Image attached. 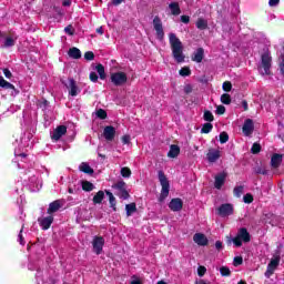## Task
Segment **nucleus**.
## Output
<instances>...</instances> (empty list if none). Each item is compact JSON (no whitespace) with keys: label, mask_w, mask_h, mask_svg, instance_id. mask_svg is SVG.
<instances>
[{"label":"nucleus","mask_w":284,"mask_h":284,"mask_svg":"<svg viewBox=\"0 0 284 284\" xmlns=\"http://www.w3.org/2000/svg\"><path fill=\"white\" fill-rule=\"evenodd\" d=\"M278 265H281V257L276 256L275 258H272L270 263L267 264L266 272L264 273V276L266 278H272L274 272L278 270Z\"/></svg>","instance_id":"obj_7"},{"label":"nucleus","mask_w":284,"mask_h":284,"mask_svg":"<svg viewBox=\"0 0 284 284\" xmlns=\"http://www.w3.org/2000/svg\"><path fill=\"white\" fill-rule=\"evenodd\" d=\"M121 176H123V179H130V176H132V170H130L128 166L122 168Z\"/></svg>","instance_id":"obj_35"},{"label":"nucleus","mask_w":284,"mask_h":284,"mask_svg":"<svg viewBox=\"0 0 284 284\" xmlns=\"http://www.w3.org/2000/svg\"><path fill=\"white\" fill-rule=\"evenodd\" d=\"M131 284H143V282H141V280H133L131 281Z\"/></svg>","instance_id":"obj_64"},{"label":"nucleus","mask_w":284,"mask_h":284,"mask_svg":"<svg viewBox=\"0 0 284 284\" xmlns=\"http://www.w3.org/2000/svg\"><path fill=\"white\" fill-rule=\"evenodd\" d=\"M6 79H12V72L10 71V69L6 68L2 70Z\"/></svg>","instance_id":"obj_53"},{"label":"nucleus","mask_w":284,"mask_h":284,"mask_svg":"<svg viewBox=\"0 0 284 284\" xmlns=\"http://www.w3.org/2000/svg\"><path fill=\"white\" fill-rule=\"evenodd\" d=\"M182 23H190V16H181Z\"/></svg>","instance_id":"obj_60"},{"label":"nucleus","mask_w":284,"mask_h":284,"mask_svg":"<svg viewBox=\"0 0 284 284\" xmlns=\"http://www.w3.org/2000/svg\"><path fill=\"white\" fill-rule=\"evenodd\" d=\"M262 75L270 77L272 74V55H270L267 52L263 53L261 55V64L258 67Z\"/></svg>","instance_id":"obj_4"},{"label":"nucleus","mask_w":284,"mask_h":284,"mask_svg":"<svg viewBox=\"0 0 284 284\" xmlns=\"http://www.w3.org/2000/svg\"><path fill=\"white\" fill-rule=\"evenodd\" d=\"M68 88H70V91H69L70 97H77L79 94V87L77 85V81H74V79L69 80Z\"/></svg>","instance_id":"obj_23"},{"label":"nucleus","mask_w":284,"mask_h":284,"mask_svg":"<svg viewBox=\"0 0 284 284\" xmlns=\"http://www.w3.org/2000/svg\"><path fill=\"white\" fill-rule=\"evenodd\" d=\"M64 32L69 34V37H72L74 34V30L72 29V24H69L64 28Z\"/></svg>","instance_id":"obj_50"},{"label":"nucleus","mask_w":284,"mask_h":284,"mask_svg":"<svg viewBox=\"0 0 284 284\" xmlns=\"http://www.w3.org/2000/svg\"><path fill=\"white\" fill-rule=\"evenodd\" d=\"M206 272H207V268L205 266L197 267V276H205Z\"/></svg>","instance_id":"obj_49"},{"label":"nucleus","mask_w":284,"mask_h":284,"mask_svg":"<svg viewBox=\"0 0 284 284\" xmlns=\"http://www.w3.org/2000/svg\"><path fill=\"white\" fill-rule=\"evenodd\" d=\"M195 27L197 28V30H207V20H205L204 18H199L195 22Z\"/></svg>","instance_id":"obj_28"},{"label":"nucleus","mask_w":284,"mask_h":284,"mask_svg":"<svg viewBox=\"0 0 284 284\" xmlns=\"http://www.w3.org/2000/svg\"><path fill=\"white\" fill-rule=\"evenodd\" d=\"M193 241L194 243H196V245H200L202 247H205V245L210 243L207 236H205V234L203 233H195L193 236Z\"/></svg>","instance_id":"obj_15"},{"label":"nucleus","mask_w":284,"mask_h":284,"mask_svg":"<svg viewBox=\"0 0 284 284\" xmlns=\"http://www.w3.org/2000/svg\"><path fill=\"white\" fill-rule=\"evenodd\" d=\"M68 54L70 59H81V50H79V48H70Z\"/></svg>","instance_id":"obj_27"},{"label":"nucleus","mask_w":284,"mask_h":284,"mask_svg":"<svg viewBox=\"0 0 284 284\" xmlns=\"http://www.w3.org/2000/svg\"><path fill=\"white\" fill-rule=\"evenodd\" d=\"M169 43L174 61L185 63V53H183V42L176 37V33L169 34Z\"/></svg>","instance_id":"obj_1"},{"label":"nucleus","mask_w":284,"mask_h":284,"mask_svg":"<svg viewBox=\"0 0 284 284\" xmlns=\"http://www.w3.org/2000/svg\"><path fill=\"white\" fill-rule=\"evenodd\" d=\"M18 236H19L20 245H26V241L23 240V229L20 230V233Z\"/></svg>","instance_id":"obj_56"},{"label":"nucleus","mask_w":284,"mask_h":284,"mask_svg":"<svg viewBox=\"0 0 284 284\" xmlns=\"http://www.w3.org/2000/svg\"><path fill=\"white\" fill-rule=\"evenodd\" d=\"M126 216H132L136 212V203L132 202L125 205Z\"/></svg>","instance_id":"obj_31"},{"label":"nucleus","mask_w":284,"mask_h":284,"mask_svg":"<svg viewBox=\"0 0 284 284\" xmlns=\"http://www.w3.org/2000/svg\"><path fill=\"white\" fill-rule=\"evenodd\" d=\"M95 32H97L98 34H103V27H99V28L95 30Z\"/></svg>","instance_id":"obj_63"},{"label":"nucleus","mask_w":284,"mask_h":284,"mask_svg":"<svg viewBox=\"0 0 284 284\" xmlns=\"http://www.w3.org/2000/svg\"><path fill=\"white\" fill-rule=\"evenodd\" d=\"M62 6H63L64 8H70V6H72V0H63V1H62Z\"/></svg>","instance_id":"obj_61"},{"label":"nucleus","mask_w":284,"mask_h":284,"mask_svg":"<svg viewBox=\"0 0 284 284\" xmlns=\"http://www.w3.org/2000/svg\"><path fill=\"white\" fill-rule=\"evenodd\" d=\"M121 141H122V143H123L124 145H129V143H130V141H131V138H130V135H123V136L121 138Z\"/></svg>","instance_id":"obj_54"},{"label":"nucleus","mask_w":284,"mask_h":284,"mask_svg":"<svg viewBox=\"0 0 284 284\" xmlns=\"http://www.w3.org/2000/svg\"><path fill=\"white\" fill-rule=\"evenodd\" d=\"M84 59H85V61H94V52H92V51H87V52L84 53Z\"/></svg>","instance_id":"obj_46"},{"label":"nucleus","mask_w":284,"mask_h":284,"mask_svg":"<svg viewBox=\"0 0 284 284\" xmlns=\"http://www.w3.org/2000/svg\"><path fill=\"white\" fill-rule=\"evenodd\" d=\"M242 108H243L244 112H247V110H250V108L247 105V100L242 101Z\"/></svg>","instance_id":"obj_62"},{"label":"nucleus","mask_w":284,"mask_h":284,"mask_svg":"<svg viewBox=\"0 0 284 284\" xmlns=\"http://www.w3.org/2000/svg\"><path fill=\"white\" fill-rule=\"evenodd\" d=\"M158 179L160 181V185L162 186L159 201L160 203H163L166 196H170V181L163 171L158 172Z\"/></svg>","instance_id":"obj_2"},{"label":"nucleus","mask_w":284,"mask_h":284,"mask_svg":"<svg viewBox=\"0 0 284 284\" xmlns=\"http://www.w3.org/2000/svg\"><path fill=\"white\" fill-rule=\"evenodd\" d=\"M59 210H61V200H55L49 204L47 214H54L55 212H59Z\"/></svg>","instance_id":"obj_19"},{"label":"nucleus","mask_w":284,"mask_h":284,"mask_svg":"<svg viewBox=\"0 0 284 284\" xmlns=\"http://www.w3.org/2000/svg\"><path fill=\"white\" fill-rule=\"evenodd\" d=\"M103 245H105V239L103 236H94L92 241L94 254H101L103 252Z\"/></svg>","instance_id":"obj_10"},{"label":"nucleus","mask_w":284,"mask_h":284,"mask_svg":"<svg viewBox=\"0 0 284 284\" xmlns=\"http://www.w3.org/2000/svg\"><path fill=\"white\" fill-rule=\"evenodd\" d=\"M225 179H227V173L222 172L215 175V182H214V187L216 190H221L223 185H225Z\"/></svg>","instance_id":"obj_17"},{"label":"nucleus","mask_w":284,"mask_h":284,"mask_svg":"<svg viewBox=\"0 0 284 284\" xmlns=\"http://www.w3.org/2000/svg\"><path fill=\"white\" fill-rule=\"evenodd\" d=\"M220 274L221 276H232V271H230V267L227 266H221Z\"/></svg>","instance_id":"obj_39"},{"label":"nucleus","mask_w":284,"mask_h":284,"mask_svg":"<svg viewBox=\"0 0 284 284\" xmlns=\"http://www.w3.org/2000/svg\"><path fill=\"white\" fill-rule=\"evenodd\" d=\"M110 79L111 83H113V85L116 88H121V85H125V83H128V74L123 71L111 73Z\"/></svg>","instance_id":"obj_6"},{"label":"nucleus","mask_w":284,"mask_h":284,"mask_svg":"<svg viewBox=\"0 0 284 284\" xmlns=\"http://www.w3.org/2000/svg\"><path fill=\"white\" fill-rule=\"evenodd\" d=\"M153 28L155 30L156 39L163 41V39H165V31H163V22L159 16H155L153 19Z\"/></svg>","instance_id":"obj_8"},{"label":"nucleus","mask_w":284,"mask_h":284,"mask_svg":"<svg viewBox=\"0 0 284 284\" xmlns=\"http://www.w3.org/2000/svg\"><path fill=\"white\" fill-rule=\"evenodd\" d=\"M233 265L235 267H239V265H243V257L242 256H235L233 260Z\"/></svg>","instance_id":"obj_47"},{"label":"nucleus","mask_w":284,"mask_h":284,"mask_svg":"<svg viewBox=\"0 0 284 284\" xmlns=\"http://www.w3.org/2000/svg\"><path fill=\"white\" fill-rule=\"evenodd\" d=\"M82 190L83 192H92V190H94V184L90 181H82Z\"/></svg>","instance_id":"obj_32"},{"label":"nucleus","mask_w":284,"mask_h":284,"mask_svg":"<svg viewBox=\"0 0 284 284\" xmlns=\"http://www.w3.org/2000/svg\"><path fill=\"white\" fill-rule=\"evenodd\" d=\"M80 172H83L84 174H94V169L90 168V164L87 162H82L80 164Z\"/></svg>","instance_id":"obj_29"},{"label":"nucleus","mask_w":284,"mask_h":284,"mask_svg":"<svg viewBox=\"0 0 284 284\" xmlns=\"http://www.w3.org/2000/svg\"><path fill=\"white\" fill-rule=\"evenodd\" d=\"M214 129V125L211 122L204 123L201 129V134H210L211 130Z\"/></svg>","instance_id":"obj_33"},{"label":"nucleus","mask_w":284,"mask_h":284,"mask_svg":"<svg viewBox=\"0 0 284 284\" xmlns=\"http://www.w3.org/2000/svg\"><path fill=\"white\" fill-rule=\"evenodd\" d=\"M38 223L42 230H50L52 223H54V216L49 215L47 217H39Z\"/></svg>","instance_id":"obj_11"},{"label":"nucleus","mask_w":284,"mask_h":284,"mask_svg":"<svg viewBox=\"0 0 284 284\" xmlns=\"http://www.w3.org/2000/svg\"><path fill=\"white\" fill-rule=\"evenodd\" d=\"M0 88H3L4 90H14V91H17V88H14V84L8 82L1 75H0Z\"/></svg>","instance_id":"obj_26"},{"label":"nucleus","mask_w":284,"mask_h":284,"mask_svg":"<svg viewBox=\"0 0 284 284\" xmlns=\"http://www.w3.org/2000/svg\"><path fill=\"white\" fill-rule=\"evenodd\" d=\"M230 141V134L227 132L223 131L220 133V143L225 144Z\"/></svg>","instance_id":"obj_40"},{"label":"nucleus","mask_w":284,"mask_h":284,"mask_svg":"<svg viewBox=\"0 0 284 284\" xmlns=\"http://www.w3.org/2000/svg\"><path fill=\"white\" fill-rule=\"evenodd\" d=\"M203 57H205V50L203 48H199L196 52L193 53L192 61L201 63L203 61Z\"/></svg>","instance_id":"obj_21"},{"label":"nucleus","mask_w":284,"mask_h":284,"mask_svg":"<svg viewBox=\"0 0 284 284\" xmlns=\"http://www.w3.org/2000/svg\"><path fill=\"white\" fill-rule=\"evenodd\" d=\"M179 154H181V148L176 144H172L168 152L169 159H176V156H179Z\"/></svg>","instance_id":"obj_22"},{"label":"nucleus","mask_w":284,"mask_h":284,"mask_svg":"<svg viewBox=\"0 0 284 284\" xmlns=\"http://www.w3.org/2000/svg\"><path fill=\"white\" fill-rule=\"evenodd\" d=\"M103 136L106 141H114V136H116V129L112 125H106L103 130Z\"/></svg>","instance_id":"obj_14"},{"label":"nucleus","mask_w":284,"mask_h":284,"mask_svg":"<svg viewBox=\"0 0 284 284\" xmlns=\"http://www.w3.org/2000/svg\"><path fill=\"white\" fill-rule=\"evenodd\" d=\"M209 163H216L217 159H221V151L212 150L206 154Z\"/></svg>","instance_id":"obj_20"},{"label":"nucleus","mask_w":284,"mask_h":284,"mask_svg":"<svg viewBox=\"0 0 284 284\" xmlns=\"http://www.w3.org/2000/svg\"><path fill=\"white\" fill-rule=\"evenodd\" d=\"M112 189L116 190V196H119V199H123L124 201H128V199H130V192H128V184L125 183V181H118L112 185Z\"/></svg>","instance_id":"obj_5"},{"label":"nucleus","mask_w":284,"mask_h":284,"mask_svg":"<svg viewBox=\"0 0 284 284\" xmlns=\"http://www.w3.org/2000/svg\"><path fill=\"white\" fill-rule=\"evenodd\" d=\"M215 112H216V114H220V115L225 114V106L224 105H217Z\"/></svg>","instance_id":"obj_52"},{"label":"nucleus","mask_w":284,"mask_h":284,"mask_svg":"<svg viewBox=\"0 0 284 284\" xmlns=\"http://www.w3.org/2000/svg\"><path fill=\"white\" fill-rule=\"evenodd\" d=\"M242 132H244L245 136H250V134L254 132V121L252 119H246L244 121Z\"/></svg>","instance_id":"obj_16"},{"label":"nucleus","mask_w":284,"mask_h":284,"mask_svg":"<svg viewBox=\"0 0 284 284\" xmlns=\"http://www.w3.org/2000/svg\"><path fill=\"white\" fill-rule=\"evenodd\" d=\"M169 9L171 10V14H173V17H179V14H181V6H179V2H171L169 4Z\"/></svg>","instance_id":"obj_24"},{"label":"nucleus","mask_w":284,"mask_h":284,"mask_svg":"<svg viewBox=\"0 0 284 284\" xmlns=\"http://www.w3.org/2000/svg\"><path fill=\"white\" fill-rule=\"evenodd\" d=\"M68 132V126L65 125H59L55 130H53V134L51 135V139L53 141H59L61 136H64Z\"/></svg>","instance_id":"obj_12"},{"label":"nucleus","mask_w":284,"mask_h":284,"mask_svg":"<svg viewBox=\"0 0 284 284\" xmlns=\"http://www.w3.org/2000/svg\"><path fill=\"white\" fill-rule=\"evenodd\" d=\"M217 214L222 217L232 216V214H234V205L230 203L220 205V207L217 209Z\"/></svg>","instance_id":"obj_9"},{"label":"nucleus","mask_w":284,"mask_h":284,"mask_svg":"<svg viewBox=\"0 0 284 284\" xmlns=\"http://www.w3.org/2000/svg\"><path fill=\"white\" fill-rule=\"evenodd\" d=\"M281 63H280V70H281V73L284 75V54L281 55Z\"/></svg>","instance_id":"obj_58"},{"label":"nucleus","mask_w":284,"mask_h":284,"mask_svg":"<svg viewBox=\"0 0 284 284\" xmlns=\"http://www.w3.org/2000/svg\"><path fill=\"white\" fill-rule=\"evenodd\" d=\"M103 199H105V192L104 191H98L95 193V195L93 196L94 205H101V203H103Z\"/></svg>","instance_id":"obj_25"},{"label":"nucleus","mask_w":284,"mask_h":284,"mask_svg":"<svg viewBox=\"0 0 284 284\" xmlns=\"http://www.w3.org/2000/svg\"><path fill=\"white\" fill-rule=\"evenodd\" d=\"M283 163V154L274 153L271 158V166L273 170H278Z\"/></svg>","instance_id":"obj_18"},{"label":"nucleus","mask_w":284,"mask_h":284,"mask_svg":"<svg viewBox=\"0 0 284 284\" xmlns=\"http://www.w3.org/2000/svg\"><path fill=\"white\" fill-rule=\"evenodd\" d=\"M110 207H112L113 212H116V197L109 199Z\"/></svg>","instance_id":"obj_48"},{"label":"nucleus","mask_w":284,"mask_h":284,"mask_svg":"<svg viewBox=\"0 0 284 284\" xmlns=\"http://www.w3.org/2000/svg\"><path fill=\"white\" fill-rule=\"evenodd\" d=\"M14 45V39L7 37L4 40V48H12Z\"/></svg>","instance_id":"obj_45"},{"label":"nucleus","mask_w":284,"mask_h":284,"mask_svg":"<svg viewBox=\"0 0 284 284\" xmlns=\"http://www.w3.org/2000/svg\"><path fill=\"white\" fill-rule=\"evenodd\" d=\"M250 241H252V235L245 227L239 229L236 236L232 239L233 245H235V247H242L243 243H250Z\"/></svg>","instance_id":"obj_3"},{"label":"nucleus","mask_w":284,"mask_h":284,"mask_svg":"<svg viewBox=\"0 0 284 284\" xmlns=\"http://www.w3.org/2000/svg\"><path fill=\"white\" fill-rule=\"evenodd\" d=\"M221 103H223L224 105H230V103H232V97L230 95V93H223L221 95Z\"/></svg>","instance_id":"obj_34"},{"label":"nucleus","mask_w":284,"mask_h":284,"mask_svg":"<svg viewBox=\"0 0 284 284\" xmlns=\"http://www.w3.org/2000/svg\"><path fill=\"white\" fill-rule=\"evenodd\" d=\"M204 121H207L209 123H212L214 121V114H212V111H204L203 115Z\"/></svg>","instance_id":"obj_37"},{"label":"nucleus","mask_w":284,"mask_h":284,"mask_svg":"<svg viewBox=\"0 0 284 284\" xmlns=\"http://www.w3.org/2000/svg\"><path fill=\"white\" fill-rule=\"evenodd\" d=\"M89 79L90 81H92V83H97V81H99V75L97 74V72H91Z\"/></svg>","instance_id":"obj_51"},{"label":"nucleus","mask_w":284,"mask_h":284,"mask_svg":"<svg viewBox=\"0 0 284 284\" xmlns=\"http://www.w3.org/2000/svg\"><path fill=\"white\" fill-rule=\"evenodd\" d=\"M278 3H281V0H268V6L271 8L278 6Z\"/></svg>","instance_id":"obj_57"},{"label":"nucleus","mask_w":284,"mask_h":284,"mask_svg":"<svg viewBox=\"0 0 284 284\" xmlns=\"http://www.w3.org/2000/svg\"><path fill=\"white\" fill-rule=\"evenodd\" d=\"M95 70L101 79V81H105L106 79V74H105V67H103V64L99 63L98 65H95Z\"/></svg>","instance_id":"obj_30"},{"label":"nucleus","mask_w":284,"mask_h":284,"mask_svg":"<svg viewBox=\"0 0 284 284\" xmlns=\"http://www.w3.org/2000/svg\"><path fill=\"white\" fill-rule=\"evenodd\" d=\"M252 154H258L261 152V144L260 143H253L251 148Z\"/></svg>","instance_id":"obj_44"},{"label":"nucleus","mask_w":284,"mask_h":284,"mask_svg":"<svg viewBox=\"0 0 284 284\" xmlns=\"http://www.w3.org/2000/svg\"><path fill=\"white\" fill-rule=\"evenodd\" d=\"M95 116H98V119H101L102 121H104V119H108V112L103 109H99L95 112Z\"/></svg>","instance_id":"obj_36"},{"label":"nucleus","mask_w":284,"mask_h":284,"mask_svg":"<svg viewBox=\"0 0 284 284\" xmlns=\"http://www.w3.org/2000/svg\"><path fill=\"white\" fill-rule=\"evenodd\" d=\"M180 77H190V74H192V70H190V67H183L180 71H179Z\"/></svg>","instance_id":"obj_38"},{"label":"nucleus","mask_w":284,"mask_h":284,"mask_svg":"<svg viewBox=\"0 0 284 284\" xmlns=\"http://www.w3.org/2000/svg\"><path fill=\"white\" fill-rule=\"evenodd\" d=\"M243 201L244 203H254V195H252V193H246L244 196H243Z\"/></svg>","instance_id":"obj_43"},{"label":"nucleus","mask_w":284,"mask_h":284,"mask_svg":"<svg viewBox=\"0 0 284 284\" xmlns=\"http://www.w3.org/2000/svg\"><path fill=\"white\" fill-rule=\"evenodd\" d=\"M215 248H216L219 252H221V250H223V242L216 241V242H215Z\"/></svg>","instance_id":"obj_59"},{"label":"nucleus","mask_w":284,"mask_h":284,"mask_svg":"<svg viewBox=\"0 0 284 284\" xmlns=\"http://www.w3.org/2000/svg\"><path fill=\"white\" fill-rule=\"evenodd\" d=\"M192 84H186L184 87V94H192Z\"/></svg>","instance_id":"obj_55"},{"label":"nucleus","mask_w":284,"mask_h":284,"mask_svg":"<svg viewBox=\"0 0 284 284\" xmlns=\"http://www.w3.org/2000/svg\"><path fill=\"white\" fill-rule=\"evenodd\" d=\"M222 90L224 92H232V82H230V81L223 82Z\"/></svg>","instance_id":"obj_42"},{"label":"nucleus","mask_w":284,"mask_h":284,"mask_svg":"<svg viewBox=\"0 0 284 284\" xmlns=\"http://www.w3.org/2000/svg\"><path fill=\"white\" fill-rule=\"evenodd\" d=\"M169 207L172 212H181L183 210V200L180 197L172 199Z\"/></svg>","instance_id":"obj_13"},{"label":"nucleus","mask_w":284,"mask_h":284,"mask_svg":"<svg viewBox=\"0 0 284 284\" xmlns=\"http://www.w3.org/2000/svg\"><path fill=\"white\" fill-rule=\"evenodd\" d=\"M234 196H237V199H241V195L243 194V185L235 186L233 190Z\"/></svg>","instance_id":"obj_41"}]
</instances>
